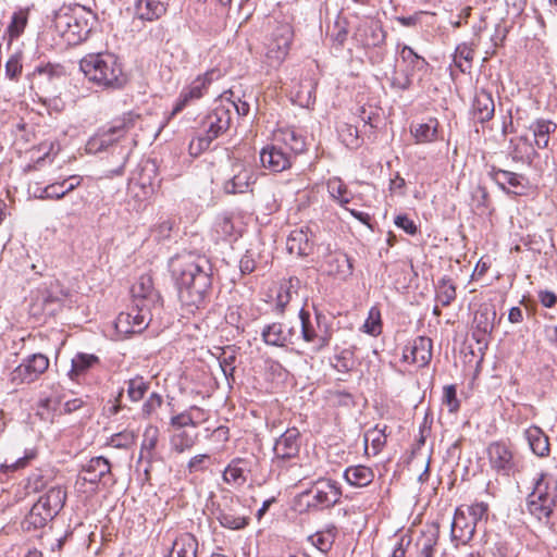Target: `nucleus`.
Listing matches in <instances>:
<instances>
[{
	"label": "nucleus",
	"mask_w": 557,
	"mask_h": 557,
	"mask_svg": "<svg viewBox=\"0 0 557 557\" xmlns=\"http://www.w3.org/2000/svg\"><path fill=\"white\" fill-rule=\"evenodd\" d=\"M494 113L495 103L492 94L485 89L478 90L471 106L472 117L483 124L491 121Z\"/></svg>",
	"instance_id": "obj_26"
},
{
	"label": "nucleus",
	"mask_w": 557,
	"mask_h": 557,
	"mask_svg": "<svg viewBox=\"0 0 557 557\" xmlns=\"http://www.w3.org/2000/svg\"><path fill=\"white\" fill-rule=\"evenodd\" d=\"M49 358L40 352L33 354L23 359L9 375V381L13 386L29 384L39 379L49 368Z\"/></svg>",
	"instance_id": "obj_7"
},
{
	"label": "nucleus",
	"mask_w": 557,
	"mask_h": 557,
	"mask_svg": "<svg viewBox=\"0 0 557 557\" xmlns=\"http://www.w3.org/2000/svg\"><path fill=\"white\" fill-rule=\"evenodd\" d=\"M37 502L44 507L46 506L48 511L55 517L65 505L66 491L61 485L51 486Z\"/></svg>",
	"instance_id": "obj_35"
},
{
	"label": "nucleus",
	"mask_w": 557,
	"mask_h": 557,
	"mask_svg": "<svg viewBox=\"0 0 557 557\" xmlns=\"http://www.w3.org/2000/svg\"><path fill=\"white\" fill-rule=\"evenodd\" d=\"M525 437L532 451L540 457L549 454V442L545 433L537 426H531L525 431Z\"/></svg>",
	"instance_id": "obj_39"
},
{
	"label": "nucleus",
	"mask_w": 557,
	"mask_h": 557,
	"mask_svg": "<svg viewBox=\"0 0 557 557\" xmlns=\"http://www.w3.org/2000/svg\"><path fill=\"white\" fill-rule=\"evenodd\" d=\"M354 38L364 48L379 47L385 41V33L379 22L371 20L357 27Z\"/></svg>",
	"instance_id": "obj_24"
},
{
	"label": "nucleus",
	"mask_w": 557,
	"mask_h": 557,
	"mask_svg": "<svg viewBox=\"0 0 557 557\" xmlns=\"http://www.w3.org/2000/svg\"><path fill=\"white\" fill-rule=\"evenodd\" d=\"M528 511L539 521L548 522L557 508V482L541 473L534 479L533 490L527 499Z\"/></svg>",
	"instance_id": "obj_4"
},
{
	"label": "nucleus",
	"mask_w": 557,
	"mask_h": 557,
	"mask_svg": "<svg viewBox=\"0 0 557 557\" xmlns=\"http://www.w3.org/2000/svg\"><path fill=\"white\" fill-rule=\"evenodd\" d=\"M65 67L60 63H45L35 67L33 75L35 77L45 78L49 82L65 76Z\"/></svg>",
	"instance_id": "obj_48"
},
{
	"label": "nucleus",
	"mask_w": 557,
	"mask_h": 557,
	"mask_svg": "<svg viewBox=\"0 0 557 557\" xmlns=\"http://www.w3.org/2000/svg\"><path fill=\"white\" fill-rule=\"evenodd\" d=\"M488 506L481 502L467 507L468 518L476 525L483 519L487 518Z\"/></svg>",
	"instance_id": "obj_59"
},
{
	"label": "nucleus",
	"mask_w": 557,
	"mask_h": 557,
	"mask_svg": "<svg viewBox=\"0 0 557 557\" xmlns=\"http://www.w3.org/2000/svg\"><path fill=\"white\" fill-rule=\"evenodd\" d=\"M215 71H208L197 76L187 87L183 88L173 108L172 115L181 112L190 101L200 99L213 81Z\"/></svg>",
	"instance_id": "obj_18"
},
{
	"label": "nucleus",
	"mask_w": 557,
	"mask_h": 557,
	"mask_svg": "<svg viewBox=\"0 0 557 557\" xmlns=\"http://www.w3.org/2000/svg\"><path fill=\"white\" fill-rule=\"evenodd\" d=\"M327 191L342 207L349 202L347 186L339 177H332L327 181Z\"/></svg>",
	"instance_id": "obj_49"
},
{
	"label": "nucleus",
	"mask_w": 557,
	"mask_h": 557,
	"mask_svg": "<svg viewBox=\"0 0 557 557\" xmlns=\"http://www.w3.org/2000/svg\"><path fill=\"white\" fill-rule=\"evenodd\" d=\"M198 541L191 533H184L175 539L166 557H197Z\"/></svg>",
	"instance_id": "obj_34"
},
{
	"label": "nucleus",
	"mask_w": 557,
	"mask_h": 557,
	"mask_svg": "<svg viewBox=\"0 0 557 557\" xmlns=\"http://www.w3.org/2000/svg\"><path fill=\"white\" fill-rule=\"evenodd\" d=\"M77 17L75 16V10L71 8H62L54 14L53 25L55 30L64 38L69 35V29Z\"/></svg>",
	"instance_id": "obj_47"
},
{
	"label": "nucleus",
	"mask_w": 557,
	"mask_h": 557,
	"mask_svg": "<svg viewBox=\"0 0 557 557\" xmlns=\"http://www.w3.org/2000/svg\"><path fill=\"white\" fill-rule=\"evenodd\" d=\"M85 483L97 485H111L114 483L111 473V463L102 456L91 458L79 472L75 485L82 488Z\"/></svg>",
	"instance_id": "obj_9"
},
{
	"label": "nucleus",
	"mask_w": 557,
	"mask_h": 557,
	"mask_svg": "<svg viewBox=\"0 0 557 557\" xmlns=\"http://www.w3.org/2000/svg\"><path fill=\"white\" fill-rule=\"evenodd\" d=\"M135 16L141 21L153 22L166 13V5L159 0H136Z\"/></svg>",
	"instance_id": "obj_31"
},
{
	"label": "nucleus",
	"mask_w": 557,
	"mask_h": 557,
	"mask_svg": "<svg viewBox=\"0 0 557 557\" xmlns=\"http://www.w3.org/2000/svg\"><path fill=\"white\" fill-rule=\"evenodd\" d=\"M287 334L284 324L274 322L262 330L261 336L265 344L282 347L286 345Z\"/></svg>",
	"instance_id": "obj_44"
},
{
	"label": "nucleus",
	"mask_w": 557,
	"mask_h": 557,
	"mask_svg": "<svg viewBox=\"0 0 557 557\" xmlns=\"http://www.w3.org/2000/svg\"><path fill=\"white\" fill-rule=\"evenodd\" d=\"M496 311L491 306H481L474 313L472 337L478 344H487V338L494 329Z\"/></svg>",
	"instance_id": "obj_21"
},
{
	"label": "nucleus",
	"mask_w": 557,
	"mask_h": 557,
	"mask_svg": "<svg viewBox=\"0 0 557 557\" xmlns=\"http://www.w3.org/2000/svg\"><path fill=\"white\" fill-rule=\"evenodd\" d=\"M337 535V528L334 524L315 532L308 537V541L321 553L326 554L331 550Z\"/></svg>",
	"instance_id": "obj_40"
},
{
	"label": "nucleus",
	"mask_w": 557,
	"mask_h": 557,
	"mask_svg": "<svg viewBox=\"0 0 557 557\" xmlns=\"http://www.w3.org/2000/svg\"><path fill=\"white\" fill-rule=\"evenodd\" d=\"M488 175L502 190L508 194L520 195L525 188L524 176L521 174L492 166Z\"/></svg>",
	"instance_id": "obj_23"
},
{
	"label": "nucleus",
	"mask_w": 557,
	"mask_h": 557,
	"mask_svg": "<svg viewBox=\"0 0 557 557\" xmlns=\"http://www.w3.org/2000/svg\"><path fill=\"white\" fill-rule=\"evenodd\" d=\"M322 314L317 313L315 320L312 321L308 311L305 309L299 311L301 337L306 343L311 344V349L313 352H320L322 349L327 347L332 337L331 332L326 327L322 330Z\"/></svg>",
	"instance_id": "obj_8"
},
{
	"label": "nucleus",
	"mask_w": 557,
	"mask_h": 557,
	"mask_svg": "<svg viewBox=\"0 0 557 557\" xmlns=\"http://www.w3.org/2000/svg\"><path fill=\"white\" fill-rule=\"evenodd\" d=\"M22 72L21 57L13 54L5 63V75L10 79L16 78Z\"/></svg>",
	"instance_id": "obj_64"
},
{
	"label": "nucleus",
	"mask_w": 557,
	"mask_h": 557,
	"mask_svg": "<svg viewBox=\"0 0 557 557\" xmlns=\"http://www.w3.org/2000/svg\"><path fill=\"white\" fill-rule=\"evenodd\" d=\"M211 143H212V140L209 139L203 134L197 136L189 144V152H190V154L191 156H199L202 151L207 150L210 147Z\"/></svg>",
	"instance_id": "obj_63"
},
{
	"label": "nucleus",
	"mask_w": 557,
	"mask_h": 557,
	"mask_svg": "<svg viewBox=\"0 0 557 557\" xmlns=\"http://www.w3.org/2000/svg\"><path fill=\"white\" fill-rule=\"evenodd\" d=\"M197 435H191L187 431H180L172 435L171 447L174 451L182 454L189 450L196 444Z\"/></svg>",
	"instance_id": "obj_50"
},
{
	"label": "nucleus",
	"mask_w": 557,
	"mask_h": 557,
	"mask_svg": "<svg viewBox=\"0 0 557 557\" xmlns=\"http://www.w3.org/2000/svg\"><path fill=\"white\" fill-rule=\"evenodd\" d=\"M136 436L133 431H123L110 437L109 445L114 448H128L135 443Z\"/></svg>",
	"instance_id": "obj_58"
},
{
	"label": "nucleus",
	"mask_w": 557,
	"mask_h": 557,
	"mask_svg": "<svg viewBox=\"0 0 557 557\" xmlns=\"http://www.w3.org/2000/svg\"><path fill=\"white\" fill-rule=\"evenodd\" d=\"M362 330L372 335L376 336L382 332L381 312L377 307H372L369 310L368 318L362 326Z\"/></svg>",
	"instance_id": "obj_55"
},
{
	"label": "nucleus",
	"mask_w": 557,
	"mask_h": 557,
	"mask_svg": "<svg viewBox=\"0 0 557 557\" xmlns=\"http://www.w3.org/2000/svg\"><path fill=\"white\" fill-rule=\"evenodd\" d=\"M305 494L312 495V500L308 504V507L320 510L336 505L341 499L342 491L337 482L330 479H319Z\"/></svg>",
	"instance_id": "obj_10"
},
{
	"label": "nucleus",
	"mask_w": 557,
	"mask_h": 557,
	"mask_svg": "<svg viewBox=\"0 0 557 557\" xmlns=\"http://www.w3.org/2000/svg\"><path fill=\"white\" fill-rule=\"evenodd\" d=\"M299 280L290 277L287 282L283 283L276 295V307L280 312H283L286 306L292 301L294 295H297V286Z\"/></svg>",
	"instance_id": "obj_46"
},
{
	"label": "nucleus",
	"mask_w": 557,
	"mask_h": 557,
	"mask_svg": "<svg viewBox=\"0 0 557 557\" xmlns=\"http://www.w3.org/2000/svg\"><path fill=\"white\" fill-rule=\"evenodd\" d=\"M230 106L221 101L201 121V131L212 141L224 134L231 126Z\"/></svg>",
	"instance_id": "obj_12"
},
{
	"label": "nucleus",
	"mask_w": 557,
	"mask_h": 557,
	"mask_svg": "<svg viewBox=\"0 0 557 557\" xmlns=\"http://www.w3.org/2000/svg\"><path fill=\"white\" fill-rule=\"evenodd\" d=\"M134 305L148 309L150 312L161 307V297L153 287L151 276L141 275L132 287Z\"/></svg>",
	"instance_id": "obj_16"
},
{
	"label": "nucleus",
	"mask_w": 557,
	"mask_h": 557,
	"mask_svg": "<svg viewBox=\"0 0 557 557\" xmlns=\"http://www.w3.org/2000/svg\"><path fill=\"white\" fill-rule=\"evenodd\" d=\"M252 183H255L252 170L242 162H234L232 164V175L225 181L223 189L230 195L242 194L247 191Z\"/></svg>",
	"instance_id": "obj_20"
},
{
	"label": "nucleus",
	"mask_w": 557,
	"mask_h": 557,
	"mask_svg": "<svg viewBox=\"0 0 557 557\" xmlns=\"http://www.w3.org/2000/svg\"><path fill=\"white\" fill-rule=\"evenodd\" d=\"M152 312L134 305L128 311L121 312L115 319V330L124 336L141 333L149 325Z\"/></svg>",
	"instance_id": "obj_11"
},
{
	"label": "nucleus",
	"mask_w": 557,
	"mask_h": 557,
	"mask_svg": "<svg viewBox=\"0 0 557 557\" xmlns=\"http://www.w3.org/2000/svg\"><path fill=\"white\" fill-rule=\"evenodd\" d=\"M247 470V461L242 458L233 459L223 472L224 482L237 486H242L247 481L245 472Z\"/></svg>",
	"instance_id": "obj_41"
},
{
	"label": "nucleus",
	"mask_w": 557,
	"mask_h": 557,
	"mask_svg": "<svg viewBox=\"0 0 557 557\" xmlns=\"http://www.w3.org/2000/svg\"><path fill=\"white\" fill-rule=\"evenodd\" d=\"M332 364L338 372H349L355 364L354 352L350 349H343L334 356Z\"/></svg>",
	"instance_id": "obj_57"
},
{
	"label": "nucleus",
	"mask_w": 557,
	"mask_h": 557,
	"mask_svg": "<svg viewBox=\"0 0 557 557\" xmlns=\"http://www.w3.org/2000/svg\"><path fill=\"white\" fill-rule=\"evenodd\" d=\"M346 482L355 487L369 485L374 479V472L371 468L358 465L348 467L344 472Z\"/></svg>",
	"instance_id": "obj_38"
},
{
	"label": "nucleus",
	"mask_w": 557,
	"mask_h": 557,
	"mask_svg": "<svg viewBox=\"0 0 557 557\" xmlns=\"http://www.w3.org/2000/svg\"><path fill=\"white\" fill-rule=\"evenodd\" d=\"M82 176L79 175H71L67 178H64L61 182H55L46 186L41 194L39 195L40 199H62L69 193L73 191L82 184Z\"/></svg>",
	"instance_id": "obj_29"
},
{
	"label": "nucleus",
	"mask_w": 557,
	"mask_h": 557,
	"mask_svg": "<svg viewBox=\"0 0 557 557\" xmlns=\"http://www.w3.org/2000/svg\"><path fill=\"white\" fill-rule=\"evenodd\" d=\"M432 350L433 344L430 337L417 336L405 346L401 359L418 368H424L432 360Z\"/></svg>",
	"instance_id": "obj_15"
},
{
	"label": "nucleus",
	"mask_w": 557,
	"mask_h": 557,
	"mask_svg": "<svg viewBox=\"0 0 557 557\" xmlns=\"http://www.w3.org/2000/svg\"><path fill=\"white\" fill-rule=\"evenodd\" d=\"M215 232L225 240H236L239 236V233L236 231L228 216H223L216 222Z\"/></svg>",
	"instance_id": "obj_56"
},
{
	"label": "nucleus",
	"mask_w": 557,
	"mask_h": 557,
	"mask_svg": "<svg viewBox=\"0 0 557 557\" xmlns=\"http://www.w3.org/2000/svg\"><path fill=\"white\" fill-rule=\"evenodd\" d=\"M32 458H34V454L25 455L24 457L12 461L5 459V461L0 465V472L10 473L23 469L28 465Z\"/></svg>",
	"instance_id": "obj_60"
},
{
	"label": "nucleus",
	"mask_w": 557,
	"mask_h": 557,
	"mask_svg": "<svg viewBox=\"0 0 557 557\" xmlns=\"http://www.w3.org/2000/svg\"><path fill=\"white\" fill-rule=\"evenodd\" d=\"M238 499L228 497L224 498V504H213L212 515L219 521L221 527L230 530H243L249 524V517L239 515L236 510Z\"/></svg>",
	"instance_id": "obj_13"
},
{
	"label": "nucleus",
	"mask_w": 557,
	"mask_h": 557,
	"mask_svg": "<svg viewBox=\"0 0 557 557\" xmlns=\"http://www.w3.org/2000/svg\"><path fill=\"white\" fill-rule=\"evenodd\" d=\"M352 261L344 252L336 251L329 253L323 263V271L330 275L341 280H346L352 274Z\"/></svg>",
	"instance_id": "obj_25"
},
{
	"label": "nucleus",
	"mask_w": 557,
	"mask_h": 557,
	"mask_svg": "<svg viewBox=\"0 0 557 557\" xmlns=\"http://www.w3.org/2000/svg\"><path fill=\"white\" fill-rule=\"evenodd\" d=\"M400 58L403 63L406 65L405 75L399 78L393 79V86L399 89H408L412 83V76L416 72H423L426 70L428 62L424 58L418 55L413 49L409 46H403L400 50Z\"/></svg>",
	"instance_id": "obj_17"
},
{
	"label": "nucleus",
	"mask_w": 557,
	"mask_h": 557,
	"mask_svg": "<svg viewBox=\"0 0 557 557\" xmlns=\"http://www.w3.org/2000/svg\"><path fill=\"white\" fill-rule=\"evenodd\" d=\"M260 161L263 168L272 172H282L292 165L290 152L280 144L267 146L260 152Z\"/></svg>",
	"instance_id": "obj_19"
},
{
	"label": "nucleus",
	"mask_w": 557,
	"mask_h": 557,
	"mask_svg": "<svg viewBox=\"0 0 557 557\" xmlns=\"http://www.w3.org/2000/svg\"><path fill=\"white\" fill-rule=\"evenodd\" d=\"M28 21V10H20L15 12L11 18V23L8 27V32L11 38L18 37L25 29Z\"/></svg>",
	"instance_id": "obj_54"
},
{
	"label": "nucleus",
	"mask_w": 557,
	"mask_h": 557,
	"mask_svg": "<svg viewBox=\"0 0 557 557\" xmlns=\"http://www.w3.org/2000/svg\"><path fill=\"white\" fill-rule=\"evenodd\" d=\"M300 451V432L296 428L287 429L273 447V465L278 476L301 481L312 475L310 468L298 462Z\"/></svg>",
	"instance_id": "obj_3"
},
{
	"label": "nucleus",
	"mask_w": 557,
	"mask_h": 557,
	"mask_svg": "<svg viewBox=\"0 0 557 557\" xmlns=\"http://www.w3.org/2000/svg\"><path fill=\"white\" fill-rule=\"evenodd\" d=\"M294 32L289 24H278L265 42V62L271 67H278L288 55Z\"/></svg>",
	"instance_id": "obj_6"
},
{
	"label": "nucleus",
	"mask_w": 557,
	"mask_h": 557,
	"mask_svg": "<svg viewBox=\"0 0 557 557\" xmlns=\"http://www.w3.org/2000/svg\"><path fill=\"white\" fill-rule=\"evenodd\" d=\"M235 360L236 350L234 347L231 346L224 348L221 355L219 356L220 368L227 380L230 377L233 379V374L235 371Z\"/></svg>",
	"instance_id": "obj_51"
},
{
	"label": "nucleus",
	"mask_w": 557,
	"mask_h": 557,
	"mask_svg": "<svg viewBox=\"0 0 557 557\" xmlns=\"http://www.w3.org/2000/svg\"><path fill=\"white\" fill-rule=\"evenodd\" d=\"M438 122L430 119L426 123L411 126V134L419 144L432 143L437 138Z\"/></svg>",
	"instance_id": "obj_43"
},
{
	"label": "nucleus",
	"mask_w": 557,
	"mask_h": 557,
	"mask_svg": "<svg viewBox=\"0 0 557 557\" xmlns=\"http://www.w3.org/2000/svg\"><path fill=\"white\" fill-rule=\"evenodd\" d=\"M269 258L260 245H251L239 260V270L243 274H250L258 269H265Z\"/></svg>",
	"instance_id": "obj_30"
},
{
	"label": "nucleus",
	"mask_w": 557,
	"mask_h": 557,
	"mask_svg": "<svg viewBox=\"0 0 557 557\" xmlns=\"http://www.w3.org/2000/svg\"><path fill=\"white\" fill-rule=\"evenodd\" d=\"M313 244L309 238L307 231L294 230L287 237L286 248L289 253L305 257L311 253Z\"/></svg>",
	"instance_id": "obj_32"
},
{
	"label": "nucleus",
	"mask_w": 557,
	"mask_h": 557,
	"mask_svg": "<svg viewBox=\"0 0 557 557\" xmlns=\"http://www.w3.org/2000/svg\"><path fill=\"white\" fill-rule=\"evenodd\" d=\"M437 300L442 306H449L456 298V287L448 278H442L438 285Z\"/></svg>",
	"instance_id": "obj_53"
},
{
	"label": "nucleus",
	"mask_w": 557,
	"mask_h": 557,
	"mask_svg": "<svg viewBox=\"0 0 557 557\" xmlns=\"http://www.w3.org/2000/svg\"><path fill=\"white\" fill-rule=\"evenodd\" d=\"M160 437V431L158 426L156 425H148L146 426L144 433H143V441L140 444V451H139V458L138 461H146L148 463V468L145 469V473H149V468L152 466V463L158 460L157 456V445L159 443Z\"/></svg>",
	"instance_id": "obj_27"
},
{
	"label": "nucleus",
	"mask_w": 557,
	"mask_h": 557,
	"mask_svg": "<svg viewBox=\"0 0 557 557\" xmlns=\"http://www.w3.org/2000/svg\"><path fill=\"white\" fill-rule=\"evenodd\" d=\"M371 441L374 455H376L386 443V435L383 431L369 430L364 435L366 444Z\"/></svg>",
	"instance_id": "obj_61"
},
{
	"label": "nucleus",
	"mask_w": 557,
	"mask_h": 557,
	"mask_svg": "<svg viewBox=\"0 0 557 557\" xmlns=\"http://www.w3.org/2000/svg\"><path fill=\"white\" fill-rule=\"evenodd\" d=\"M491 468L500 475L509 476L517 470V462L512 450L502 442H494L487 447Z\"/></svg>",
	"instance_id": "obj_14"
},
{
	"label": "nucleus",
	"mask_w": 557,
	"mask_h": 557,
	"mask_svg": "<svg viewBox=\"0 0 557 557\" xmlns=\"http://www.w3.org/2000/svg\"><path fill=\"white\" fill-rule=\"evenodd\" d=\"M476 525L467 517L462 508H457L451 523V537L461 544L469 543L475 532Z\"/></svg>",
	"instance_id": "obj_28"
},
{
	"label": "nucleus",
	"mask_w": 557,
	"mask_h": 557,
	"mask_svg": "<svg viewBox=\"0 0 557 557\" xmlns=\"http://www.w3.org/2000/svg\"><path fill=\"white\" fill-rule=\"evenodd\" d=\"M53 518L46 506L44 507L40 503L36 502L23 520L22 525L26 531L37 530L44 528Z\"/></svg>",
	"instance_id": "obj_36"
},
{
	"label": "nucleus",
	"mask_w": 557,
	"mask_h": 557,
	"mask_svg": "<svg viewBox=\"0 0 557 557\" xmlns=\"http://www.w3.org/2000/svg\"><path fill=\"white\" fill-rule=\"evenodd\" d=\"M149 388V383L143 376H136L127 381V395L132 401H139Z\"/></svg>",
	"instance_id": "obj_52"
},
{
	"label": "nucleus",
	"mask_w": 557,
	"mask_h": 557,
	"mask_svg": "<svg viewBox=\"0 0 557 557\" xmlns=\"http://www.w3.org/2000/svg\"><path fill=\"white\" fill-rule=\"evenodd\" d=\"M170 270L182 305L190 310L203 307L212 284L209 261L191 253L181 255L171 259Z\"/></svg>",
	"instance_id": "obj_1"
},
{
	"label": "nucleus",
	"mask_w": 557,
	"mask_h": 557,
	"mask_svg": "<svg viewBox=\"0 0 557 557\" xmlns=\"http://www.w3.org/2000/svg\"><path fill=\"white\" fill-rule=\"evenodd\" d=\"M137 117L133 113H127L112 121L108 128L100 129L88 139L86 151L88 153H98L106 150L134 127Z\"/></svg>",
	"instance_id": "obj_5"
},
{
	"label": "nucleus",
	"mask_w": 557,
	"mask_h": 557,
	"mask_svg": "<svg viewBox=\"0 0 557 557\" xmlns=\"http://www.w3.org/2000/svg\"><path fill=\"white\" fill-rule=\"evenodd\" d=\"M163 403L162 396L158 393H152L150 396L146 399V401L143 405L141 412L143 416L148 418L152 413L157 411L161 407Z\"/></svg>",
	"instance_id": "obj_62"
},
{
	"label": "nucleus",
	"mask_w": 557,
	"mask_h": 557,
	"mask_svg": "<svg viewBox=\"0 0 557 557\" xmlns=\"http://www.w3.org/2000/svg\"><path fill=\"white\" fill-rule=\"evenodd\" d=\"M275 141L282 145L287 152H290L292 158H295L306 150L305 138L294 128L281 131L280 137H276Z\"/></svg>",
	"instance_id": "obj_37"
},
{
	"label": "nucleus",
	"mask_w": 557,
	"mask_h": 557,
	"mask_svg": "<svg viewBox=\"0 0 557 557\" xmlns=\"http://www.w3.org/2000/svg\"><path fill=\"white\" fill-rule=\"evenodd\" d=\"M52 479L53 475L50 470L37 469L32 472L26 480V492L28 494L38 493L46 488Z\"/></svg>",
	"instance_id": "obj_45"
},
{
	"label": "nucleus",
	"mask_w": 557,
	"mask_h": 557,
	"mask_svg": "<svg viewBox=\"0 0 557 557\" xmlns=\"http://www.w3.org/2000/svg\"><path fill=\"white\" fill-rule=\"evenodd\" d=\"M79 69L89 82L103 89H120L127 81L117 57L110 52L85 55Z\"/></svg>",
	"instance_id": "obj_2"
},
{
	"label": "nucleus",
	"mask_w": 557,
	"mask_h": 557,
	"mask_svg": "<svg viewBox=\"0 0 557 557\" xmlns=\"http://www.w3.org/2000/svg\"><path fill=\"white\" fill-rule=\"evenodd\" d=\"M529 129L533 133L534 145L539 149H545L549 144V135L557 129V124L552 120L541 117L533 121Z\"/></svg>",
	"instance_id": "obj_33"
},
{
	"label": "nucleus",
	"mask_w": 557,
	"mask_h": 557,
	"mask_svg": "<svg viewBox=\"0 0 557 557\" xmlns=\"http://www.w3.org/2000/svg\"><path fill=\"white\" fill-rule=\"evenodd\" d=\"M154 169L143 168L138 177H131L128 182L127 193L128 196L141 203L149 199L153 194V182L151 174Z\"/></svg>",
	"instance_id": "obj_22"
},
{
	"label": "nucleus",
	"mask_w": 557,
	"mask_h": 557,
	"mask_svg": "<svg viewBox=\"0 0 557 557\" xmlns=\"http://www.w3.org/2000/svg\"><path fill=\"white\" fill-rule=\"evenodd\" d=\"M99 362V358L92 354L78 352L72 359V367L69 372L71 380H77L78 376L86 373L90 368Z\"/></svg>",
	"instance_id": "obj_42"
}]
</instances>
